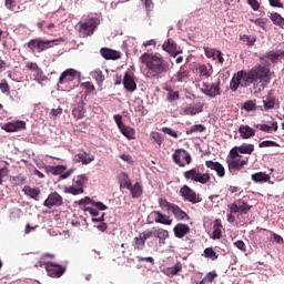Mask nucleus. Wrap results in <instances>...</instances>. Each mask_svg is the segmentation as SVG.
I'll return each instance as SVG.
<instances>
[{"instance_id": "f257e3e1", "label": "nucleus", "mask_w": 284, "mask_h": 284, "mask_svg": "<svg viewBox=\"0 0 284 284\" xmlns=\"http://www.w3.org/2000/svg\"><path fill=\"white\" fill-rule=\"evenodd\" d=\"M263 81L265 83H270V69L257 65L250 71H237L231 80L230 89L232 92H236L239 91L240 87L247 88L251 84Z\"/></svg>"}, {"instance_id": "f03ea898", "label": "nucleus", "mask_w": 284, "mask_h": 284, "mask_svg": "<svg viewBox=\"0 0 284 284\" xmlns=\"http://www.w3.org/2000/svg\"><path fill=\"white\" fill-rule=\"evenodd\" d=\"M140 63L146 67L148 79H161L171 70L170 62L161 53H142Z\"/></svg>"}, {"instance_id": "7ed1b4c3", "label": "nucleus", "mask_w": 284, "mask_h": 284, "mask_svg": "<svg viewBox=\"0 0 284 284\" xmlns=\"http://www.w3.org/2000/svg\"><path fill=\"white\" fill-rule=\"evenodd\" d=\"M100 24V19L99 18H90L85 22H80L78 23L79 26V37L80 38H87L90 37L94 33L95 29Z\"/></svg>"}, {"instance_id": "20e7f679", "label": "nucleus", "mask_w": 284, "mask_h": 284, "mask_svg": "<svg viewBox=\"0 0 284 284\" xmlns=\"http://www.w3.org/2000/svg\"><path fill=\"white\" fill-rule=\"evenodd\" d=\"M230 170L241 171L244 166L248 164V158H244L235 151H230V158L226 160Z\"/></svg>"}, {"instance_id": "39448f33", "label": "nucleus", "mask_w": 284, "mask_h": 284, "mask_svg": "<svg viewBox=\"0 0 284 284\" xmlns=\"http://www.w3.org/2000/svg\"><path fill=\"white\" fill-rule=\"evenodd\" d=\"M88 182V175H77L73 178V185L65 187L64 192L67 194H71L73 196L80 195L84 193L83 186Z\"/></svg>"}, {"instance_id": "423d86ee", "label": "nucleus", "mask_w": 284, "mask_h": 284, "mask_svg": "<svg viewBox=\"0 0 284 284\" xmlns=\"http://www.w3.org/2000/svg\"><path fill=\"white\" fill-rule=\"evenodd\" d=\"M184 178L187 181L201 183L202 185H206V183L211 181V175L209 173L201 174L199 168H193L190 171L184 172Z\"/></svg>"}, {"instance_id": "0eeeda50", "label": "nucleus", "mask_w": 284, "mask_h": 284, "mask_svg": "<svg viewBox=\"0 0 284 284\" xmlns=\"http://www.w3.org/2000/svg\"><path fill=\"white\" fill-rule=\"evenodd\" d=\"M172 159L174 164L180 168H185V165L192 164V156L184 149H176L172 154Z\"/></svg>"}, {"instance_id": "6e6552de", "label": "nucleus", "mask_w": 284, "mask_h": 284, "mask_svg": "<svg viewBox=\"0 0 284 284\" xmlns=\"http://www.w3.org/2000/svg\"><path fill=\"white\" fill-rule=\"evenodd\" d=\"M148 239L154 237L158 240L159 245H165L166 240L170 237L169 231L162 227H152V230L144 231Z\"/></svg>"}, {"instance_id": "1a4fd4ad", "label": "nucleus", "mask_w": 284, "mask_h": 284, "mask_svg": "<svg viewBox=\"0 0 284 284\" xmlns=\"http://www.w3.org/2000/svg\"><path fill=\"white\" fill-rule=\"evenodd\" d=\"M149 224H162L170 226L173 224V220H171L168 215L163 214L161 211H152L148 216Z\"/></svg>"}, {"instance_id": "9d476101", "label": "nucleus", "mask_w": 284, "mask_h": 284, "mask_svg": "<svg viewBox=\"0 0 284 284\" xmlns=\"http://www.w3.org/2000/svg\"><path fill=\"white\" fill-rule=\"evenodd\" d=\"M44 270L48 276L53 278H59L63 276V274L67 271V267L58 265L57 263L49 262L44 264Z\"/></svg>"}, {"instance_id": "9b49d317", "label": "nucleus", "mask_w": 284, "mask_h": 284, "mask_svg": "<svg viewBox=\"0 0 284 284\" xmlns=\"http://www.w3.org/2000/svg\"><path fill=\"white\" fill-rule=\"evenodd\" d=\"M229 207L231 214H248L252 209V206L242 199L233 202Z\"/></svg>"}, {"instance_id": "f8f14e48", "label": "nucleus", "mask_w": 284, "mask_h": 284, "mask_svg": "<svg viewBox=\"0 0 284 284\" xmlns=\"http://www.w3.org/2000/svg\"><path fill=\"white\" fill-rule=\"evenodd\" d=\"M63 205V197L59 194V192H51L49 196L43 202V206L47 209L60 207Z\"/></svg>"}, {"instance_id": "ddd939ff", "label": "nucleus", "mask_w": 284, "mask_h": 284, "mask_svg": "<svg viewBox=\"0 0 284 284\" xmlns=\"http://www.w3.org/2000/svg\"><path fill=\"white\" fill-rule=\"evenodd\" d=\"M181 196L185 200L191 202L192 204L200 203L202 201V197L196 193V191H193L190 186L184 185L180 190Z\"/></svg>"}, {"instance_id": "4468645a", "label": "nucleus", "mask_w": 284, "mask_h": 284, "mask_svg": "<svg viewBox=\"0 0 284 284\" xmlns=\"http://www.w3.org/2000/svg\"><path fill=\"white\" fill-rule=\"evenodd\" d=\"M201 92H203L209 98H215L216 95L222 94L221 82L214 84L203 83L201 88Z\"/></svg>"}, {"instance_id": "2eb2a0df", "label": "nucleus", "mask_w": 284, "mask_h": 284, "mask_svg": "<svg viewBox=\"0 0 284 284\" xmlns=\"http://www.w3.org/2000/svg\"><path fill=\"white\" fill-rule=\"evenodd\" d=\"M79 71L75 69H67L60 74L58 87L70 83L77 79Z\"/></svg>"}, {"instance_id": "dca6fc26", "label": "nucleus", "mask_w": 284, "mask_h": 284, "mask_svg": "<svg viewBox=\"0 0 284 284\" xmlns=\"http://www.w3.org/2000/svg\"><path fill=\"white\" fill-rule=\"evenodd\" d=\"M162 50L168 52L171 58H176L182 52L178 49V43L174 41L173 38H169L164 44H162Z\"/></svg>"}, {"instance_id": "f3484780", "label": "nucleus", "mask_w": 284, "mask_h": 284, "mask_svg": "<svg viewBox=\"0 0 284 284\" xmlns=\"http://www.w3.org/2000/svg\"><path fill=\"white\" fill-rule=\"evenodd\" d=\"M27 129V123L23 121H12L2 125V130L8 133H14Z\"/></svg>"}, {"instance_id": "a211bd4d", "label": "nucleus", "mask_w": 284, "mask_h": 284, "mask_svg": "<svg viewBox=\"0 0 284 284\" xmlns=\"http://www.w3.org/2000/svg\"><path fill=\"white\" fill-rule=\"evenodd\" d=\"M205 166L209 170L215 171L219 178H224L225 176L226 171H225L224 165L221 162L213 161V160H206L205 161Z\"/></svg>"}, {"instance_id": "6ab92c4d", "label": "nucleus", "mask_w": 284, "mask_h": 284, "mask_svg": "<svg viewBox=\"0 0 284 284\" xmlns=\"http://www.w3.org/2000/svg\"><path fill=\"white\" fill-rule=\"evenodd\" d=\"M123 87L126 92H134L136 90V83L134 80V74L132 72H124Z\"/></svg>"}, {"instance_id": "aec40b11", "label": "nucleus", "mask_w": 284, "mask_h": 284, "mask_svg": "<svg viewBox=\"0 0 284 284\" xmlns=\"http://www.w3.org/2000/svg\"><path fill=\"white\" fill-rule=\"evenodd\" d=\"M95 160V156L87 153L85 151H80L74 155V163H82L83 165L91 164Z\"/></svg>"}, {"instance_id": "412c9836", "label": "nucleus", "mask_w": 284, "mask_h": 284, "mask_svg": "<svg viewBox=\"0 0 284 284\" xmlns=\"http://www.w3.org/2000/svg\"><path fill=\"white\" fill-rule=\"evenodd\" d=\"M149 240L148 234L145 231L140 233L138 237L133 239L132 245L135 251H143L145 248L146 241Z\"/></svg>"}, {"instance_id": "4be33fe9", "label": "nucleus", "mask_w": 284, "mask_h": 284, "mask_svg": "<svg viewBox=\"0 0 284 284\" xmlns=\"http://www.w3.org/2000/svg\"><path fill=\"white\" fill-rule=\"evenodd\" d=\"M191 232V227L184 223H178L173 227V233L176 239H183L186 234Z\"/></svg>"}, {"instance_id": "5701e85b", "label": "nucleus", "mask_w": 284, "mask_h": 284, "mask_svg": "<svg viewBox=\"0 0 284 284\" xmlns=\"http://www.w3.org/2000/svg\"><path fill=\"white\" fill-rule=\"evenodd\" d=\"M231 151L235 152L237 154H248V155H251L255 152V144L244 143L242 145L232 148Z\"/></svg>"}, {"instance_id": "b1692460", "label": "nucleus", "mask_w": 284, "mask_h": 284, "mask_svg": "<svg viewBox=\"0 0 284 284\" xmlns=\"http://www.w3.org/2000/svg\"><path fill=\"white\" fill-rule=\"evenodd\" d=\"M239 134L241 139L247 140V139L255 138L256 130L251 129L248 125H240Z\"/></svg>"}, {"instance_id": "393cba45", "label": "nucleus", "mask_w": 284, "mask_h": 284, "mask_svg": "<svg viewBox=\"0 0 284 284\" xmlns=\"http://www.w3.org/2000/svg\"><path fill=\"white\" fill-rule=\"evenodd\" d=\"M85 103L83 100H80L72 110V115L75 120H82L85 114Z\"/></svg>"}, {"instance_id": "a878e982", "label": "nucleus", "mask_w": 284, "mask_h": 284, "mask_svg": "<svg viewBox=\"0 0 284 284\" xmlns=\"http://www.w3.org/2000/svg\"><path fill=\"white\" fill-rule=\"evenodd\" d=\"M101 55L103 57L104 60H119L121 58V53L118 51H114L112 49L108 48H102L100 50Z\"/></svg>"}, {"instance_id": "bb28decb", "label": "nucleus", "mask_w": 284, "mask_h": 284, "mask_svg": "<svg viewBox=\"0 0 284 284\" xmlns=\"http://www.w3.org/2000/svg\"><path fill=\"white\" fill-rule=\"evenodd\" d=\"M203 111V104L201 102L189 106H185L183 109L184 115L195 116L196 114L201 113Z\"/></svg>"}, {"instance_id": "cd10ccee", "label": "nucleus", "mask_w": 284, "mask_h": 284, "mask_svg": "<svg viewBox=\"0 0 284 284\" xmlns=\"http://www.w3.org/2000/svg\"><path fill=\"white\" fill-rule=\"evenodd\" d=\"M22 192L24 193L26 196L33 199L34 201H39L40 200V195H41V190L34 187L32 189L29 185H24V187L22 189Z\"/></svg>"}, {"instance_id": "c85d7f7f", "label": "nucleus", "mask_w": 284, "mask_h": 284, "mask_svg": "<svg viewBox=\"0 0 284 284\" xmlns=\"http://www.w3.org/2000/svg\"><path fill=\"white\" fill-rule=\"evenodd\" d=\"M223 223L222 220H215L213 225V235H211V239L213 240H221L223 237Z\"/></svg>"}, {"instance_id": "c756f323", "label": "nucleus", "mask_w": 284, "mask_h": 284, "mask_svg": "<svg viewBox=\"0 0 284 284\" xmlns=\"http://www.w3.org/2000/svg\"><path fill=\"white\" fill-rule=\"evenodd\" d=\"M171 213L174 215L176 221H189L191 220L190 215L185 213L179 205H175Z\"/></svg>"}, {"instance_id": "7c9ffc66", "label": "nucleus", "mask_w": 284, "mask_h": 284, "mask_svg": "<svg viewBox=\"0 0 284 284\" xmlns=\"http://www.w3.org/2000/svg\"><path fill=\"white\" fill-rule=\"evenodd\" d=\"M126 189L129 192H131L132 199H140L143 195V186L139 182H136L134 185H129Z\"/></svg>"}, {"instance_id": "2f4dec72", "label": "nucleus", "mask_w": 284, "mask_h": 284, "mask_svg": "<svg viewBox=\"0 0 284 284\" xmlns=\"http://www.w3.org/2000/svg\"><path fill=\"white\" fill-rule=\"evenodd\" d=\"M251 180L254 183H266V182H270L271 176H270V174H266L265 172H256L255 174L251 175Z\"/></svg>"}, {"instance_id": "473e14b6", "label": "nucleus", "mask_w": 284, "mask_h": 284, "mask_svg": "<svg viewBox=\"0 0 284 284\" xmlns=\"http://www.w3.org/2000/svg\"><path fill=\"white\" fill-rule=\"evenodd\" d=\"M281 57H284V50L270 51L264 55V58L271 61V63H278Z\"/></svg>"}, {"instance_id": "72a5a7b5", "label": "nucleus", "mask_w": 284, "mask_h": 284, "mask_svg": "<svg viewBox=\"0 0 284 284\" xmlns=\"http://www.w3.org/2000/svg\"><path fill=\"white\" fill-rule=\"evenodd\" d=\"M90 77H92V79L95 81V83H98L99 87H102L105 80V77L103 75L101 69H95L91 71Z\"/></svg>"}, {"instance_id": "f704fd0d", "label": "nucleus", "mask_w": 284, "mask_h": 284, "mask_svg": "<svg viewBox=\"0 0 284 284\" xmlns=\"http://www.w3.org/2000/svg\"><path fill=\"white\" fill-rule=\"evenodd\" d=\"M270 19L274 26H277L282 30H284V18L280 13L277 12L271 13Z\"/></svg>"}, {"instance_id": "c9c22d12", "label": "nucleus", "mask_w": 284, "mask_h": 284, "mask_svg": "<svg viewBox=\"0 0 284 284\" xmlns=\"http://www.w3.org/2000/svg\"><path fill=\"white\" fill-rule=\"evenodd\" d=\"M119 130L121 131V134L128 139V140H134L135 139V130L132 128H129L126 125H123L121 128H119Z\"/></svg>"}, {"instance_id": "e433bc0d", "label": "nucleus", "mask_w": 284, "mask_h": 284, "mask_svg": "<svg viewBox=\"0 0 284 284\" xmlns=\"http://www.w3.org/2000/svg\"><path fill=\"white\" fill-rule=\"evenodd\" d=\"M263 103H264V109L266 111L272 110L276 105V98L273 94L268 93L265 100H263Z\"/></svg>"}, {"instance_id": "4c0bfd02", "label": "nucleus", "mask_w": 284, "mask_h": 284, "mask_svg": "<svg viewBox=\"0 0 284 284\" xmlns=\"http://www.w3.org/2000/svg\"><path fill=\"white\" fill-rule=\"evenodd\" d=\"M59 41L63 42V38L52 40H44L41 38V52H44L45 50L53 48L54 43Z\"/></svg>"}, {"instance_id": "58836bf2", "label": "nucleus", "mask_w": 284, "mask_h": 284, "mask_svg": "<svg viewBox=\"0 0 284 284\" xmlns=\"http://www.w3.org/2000/svg\"><path fill=\"white\" fill-rule=\"evenodd\" d=\"M158 204H159V207L162 209V211H168V212H172L173 207L176 205L168 202V200L163 197H159Z\"/></svg>"}, {"instance_id": "ea45409f", "label": "nucleus", "mask_w": 284, "mask_h": 284, "mask_svg": "<svg viewBox=\"0 0 284 284\" xmlns=\"http://www.w3.org/2000/svg\"><path fill=\"white\" fill-rule=\"evenodd\" d=\"M27 45L31 51L41 53V38L31 39Z\"/></svg>"}, {"instance_id": "a19ab883", "label": "nucleus", "mask_w": 284, "mask_h": 284, "mask_svg": "<svg viewBox=\"0 0 284 284\" xmlns=\"http://www.w3.org/2000/svg\"><path fill=\"white\" fill-rule=\"evenodd\" d=\"M165 91L168 92V101L174 102L180 99L179 91H174L172 87H165Z\"/></svg>"}, {"instance_id": "79ce46f5", "label": "nucleus", "mask_w": 284, "mask_h": 284, "mask_svg": "<svg viewBox=\"0 0 284 284\" xmlns=\"http://www.w3.org/2000/svg\"><path fill=\"white\" fill-rule=\"evenodd\" d=\"M10 183L13 186L26 185L27 178L23 175L10 176Z\"/></svg>"}, {"instance_id": "37998d69", "label": "nucleus", "mask_w": 284, "mask_h": 284, "mask_svg": "<svg viewBox=\"0 0 284 284\" xmlns=\"http://www.w3.org/2000/svg\"><path fill=\"white\" fill-rule=\"evenodd\" d=\"M119 181L120 185L125 189L130 187V185L132 184L130 176L124 172L119 174Z\"/></svg>"}, {"instance_id": "c03bdc74", "label": "nucleus", "mask_w": 284, "mask_h": 284, "mask_svg": "<svg viewBox=\"0 0 284 284\" xmlns=\"http://www.w3.org/2000/svg\"><path fill=\"white\" fill-rule=\"evenodd\" d=\"M277 130H278L277 122H272L271 125H267V124L260 125V131H263L265 133L277 132Z\"/></svg>"}, {"instance_id": "a18cd8bd", "label": "nucleus", "mask_w": 284, "mask_h": 284, "mask_svg": "<svg viewBox=\"0 0 284 284\" xmlns=\"http://www.w3.org/2000/svg\"><path fill=\"white\" fill-rule=\"evenodd\" d=\"M205 131L206 126L202 124H196L186 130V135H192L193 133H203Z\"/></svg>"}, {"instance_id": "49530a36", "label": "nucleus", "mask_w": 284, "mask_h": 284, "mask_svg": "<svg viewBox=\"0 0 284 284\" xmlns=\"http://www.w3.org/2000/svg\"><path fill=\"white\" fill-rule=\"evenodd\" d=\"M203 255L205 258H207L210 261H216L219 258V254L215 253L213 247L205 248Z\"/></svg>"}, {"instance_id": "de8ad7c7", "label": "nucleus", "mask_w": 284, "mask_h": 284, "mask_svg": "<svg viewBox=\"0 0 284 284\" xmlns=\"http://www.w3.org/2000/svg\"><path fill=\"white\" fill-rule=\"evenodd\" d=\"M187 77H190V72L184 68H181L180 71H178L175 74L178 82H183Z\"/></svg>"}, {"instance_id": "09e8293b", "label": "nucleus", "mask_w": 284, "mask_h": 284, "mask_svg": "<svg viewBox=\"0 0 284 284\" xmlns=\"http://www.w3.org/2000/svg\"><path fill=\"white\" fill-rule=\"evenodd\" d=\"M217 276L216 271H211L203 277L202 282L205 284H212Z\"/></svg>"}, {"instance_id": "8fccbe9b", "label": "nucleus", "mask_w": 284, "mask_h": 284, "mask_svg": "<svg viewBox=\"0 0 284 284\" xmlns=\"http://www.w3.org/2000/svg\"><path fill=\"white\" fill-rule=\"evenodd\" d=\"M150 138L153 141V143H156L159 146L162 145L163 138H162V134L160 132L152 131L151 134H150Z\"/></svg>"}, {"instance_id": "3c124183", "label": "nucleus", "mask_w": 284, "mask_h": 284, "mask_svg": "<svg viewBox=\"0 0 284 284\" xmlns=\"http://www.w3.org/2000/svg\"><path fill=\"white\" fill-rule=\"evenodd\" d=\"M162 133H165L173 139H179L181 136V133L179 131H175L170 128H162Z\"/></svg>"}, {"instance_id": "603ef678", "label": "nucleus", "mask_w": 284, "mask_h": 284, "mask_svg": "<svg viewBox=\"0 0 284 284\" xmlns=\"http://www.w3.org/2000/svg\"><path fill=\"white\" fill-rule=\"evenodd\" d=\"M204 53L207 59L216 60L217 50L204 47Z\"/></svg>"}, {"instance_id": "864d4df0", "label": "nucleus", "mask_w": 284, "mask_h": 284, "mask_svg": "<svg viewBox=\"0 0 284 284\" xmlns=\"http://www.w3.org/2000/svg\"><path fill=\"white\" fill-rule=\"evenodd\" d=\"M65 170H67V168L64 165L50 166V172L53 175H60V174L64 173Z\"/></svg>"}, {"instance_id": "5fc2aeb1", "label": "nucleus", "mask_w": 284, "mask_h": 284, "mask_svg": "<svg viewBox=\"0 0 284 284\" xmlns=\"http://www.w3.org/2000/svg\"><path fill=\"white\" fill-rule=\"evenodd\" d=\"M240 40L242 42H244V44L250 45V47L254 45L255 42H256V38L250 37V36H243V37L240 38Z\"/></svg>"}, {"instance_id": "6e6d98bb", "label": "nucleus", "mask_w": 284, "mask_h": 284, "mask_svg": "<svg viewBox=\"0 0 284 284\" xmlns=\"http://www.w3.org/2000/svg\"><path fill=\"white\" fill-rule=\"evenodd\" d=\"M281 145L277 144L275 141H263L262 143L258 144L260 149L264 148H280Z\"/></svg>"}, {"instance_id": "4d7b16f0", "label": "nucleus", "mask_w": 284, "mask_h": 284, "mask_svg": "<svg viewBox=\"0 0 284 284\" xmlns=\"http://www.w3.org/2000/svg\"><path fill=\"white\" fill-rule=\"evenodd\" d=\"M244 110L248 112L256 110V103L253 100H248L244 102Z\"/></svg>"}, {"instance_id": "13d9d810", "label": "nucleus", "mask_w": 284, "mask_h": 284, "mask_svg": "<svg viewBox=\"0 0 284 284\" xmlns=\"http://www.w3.org/2000/svg\"><path fill=\"white\" fill-rule=\"evenodd\" d=\"M4 7L9 10V11H14L16 7H17V0H4Z\"/></svg>"}, {"instance_id": "bf43d9fd", "label": "nucleus", "mask_w": 284, "mask_h": 284, "mask_svg": "<svg viewBox=\"0 0 284 284\" xmlns=\"http://www.w3.org/2000/svg\"><path fill=\"white\" fill-rule=\"evenodd\" d=\"M251 22H253L256 27L261 28V29H265V23H266V19L265 18H258L255 20H250Z\"/></svg>"}, {"instance_id": "052dcab7", "label": "nucleus", "mask_w": 284, "mask_h": 284, "mask_svg": "<svg viewBox=\"0 0 284 284\" xmlns=\"http://www.w3.org/2000/svg\"><path fill=\"white\" fill-rule=\"evenodd\" d=\"M199 72H200V77H203V78H210L211 77V73L209 72V69L206 65H201L199 68Z\"/></svg>"}, {"instance_id": "680f3d73", "label": "nucleus", "mask_w": 284, "mask_h": 284, "mask_svg": "<svg viewBox=\"0 0 284 284\" xmlns=\"http://www.w3.org/2000/svg\"><path fill=\"white\" fill-rule=\"evenodd\" d=\"M182 271V265L180 263L175 264L174 266L170 267V272L173 276L178 275Z\"/></svg>"}, {"instance_id": "e2e57ef3", "label": "nucleus", "mask_w": 284, "mask_h": 284, "mask_svg": "<svg viewBox=\"0 0 284 284\" xmlns=\"http://www.w3.org/2000/svg\"><path fill=\"white\" fill-rule=\"evenodd\" d=\"M0 90H1L2 93L9 95L10 92H11V91H10V84H8V82H2V83L0 84Z\"/></svg>"}, {"instance_id": "0e129e2a", "label": "nucleus", "mask_w": 284, "mask_h": 284, "mask_svg": "<svg viewBox=\"0 0 284 284\" xmlns=\"http://www.w3.org/2000/svg\"><path fill=\"white\" fill-rule=\"evenodd\" d=\"M26 67L28 70L34 71V72H41V69H39L38 64L34 62H28Z\"/></svg>"}, {"instance_id": "69168bd1", "label": "nucleus", "mask_w": 284, "mask_h": 284, "mask_svg": "<svg viewBox=\"0 0 284 284\" xmlns=\"http://www.w3.org/2000/svg\"><path fill=\"white\" fill-rule=\"evenodd\" d=\"M63 113V109L62 108H58V109H52L50 112V115L54 119H57V116H60Z\"/></svg>"}, {"instance_id": "338daca9", "label": "nucleus", "mask_w": 284, "mask_h": 284, "mask_svg": "<svg viewBox=\"0 0 284 284\" xmlns=\"http://www.w3.org/2000/svg\"><path fill=\"white\" fill-rule=\"evenodd\" d=\"M234 246L237 247L242 252L246 251L245 243L242 240L234 242Z\"/></svg>"}, {"instance_id": "774afa93", "label": "nucleus", "mask_w": 284, "mask_h": 284, "mask_svg": "<svg viewBox=\"0 0 284 284\" xmlns=\"http://www.w3.org/2000/svg\"><path fill=\"white\" fill-rule=\"evenodd\" d=\"M91 204L95 207V209H98V210H100V211H105V210H108V206H105L102 202H91Z\"/></svg>"}]
</instances>
